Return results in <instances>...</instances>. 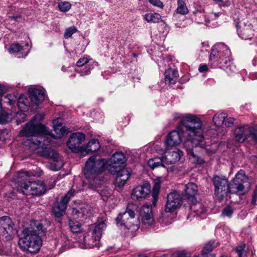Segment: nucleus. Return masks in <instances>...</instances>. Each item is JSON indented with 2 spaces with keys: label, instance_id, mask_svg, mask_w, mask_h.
Here are the masks:
<instances>
[{
  "label": "nucleus",
  "instance_id": "nucleus-1",
  "mask_svg": "<svg viewBox=\"0 0 257 257\" xmlns=\"http://www.w3.org/2000/svg\"><path fill=\"white\" fill-rule=\"evenodd\" d=\"M182 137L187 140L184 144L186 149L190 145L201 148L206 146L201 121L196 115L184 117L182 123L177 127V130L171 132L167 136L166 146L168 147L178 145L182 141Z\"/></svg>",
  "mask_w": 257,
  "mask_h": 257
},
{
  "label": "nucleus",
  "instance_id": "nucleus-2",
  "mask_svg": "<svg viewBox=\"0 0 257 257\" xmlns=\"http://www.w3.org/2000/svg\"><path fill=\"white\" fill-rule=\"evenodd\" d=\"M212 181L214 188V195L220 201L224 199L229 193L240 195L244 194L246 192L245 188L249 186L248 178L243 170L237 172L230 184L223 176L215 175Z\"/></svg>",
  "mask_w": 257,
  "mask_h": 257
},
{
  "label": "nucleus",
  "instance_id": "nucleus-3",
  "mask_svg": "<svg viewBox=\"0 0 257 257\" xmlns=\"http://www.w3.org/2000/svg\"><path fill=\"white\" fill-rule=\"evenodd\" d=\"M48 133L47 128L37 122L34 118L26 124L20 132V135L22 137H26L23 141L24 145L34 151L40 146L42 140L44 142L46 141L45 139Z\"/></svg>",
  "mask_w": 257,
  "mask_h": 257
},
{
  "label": "nucleus",
  "instance_id": "nucleus-4",
  "mask_svg": "<svg viewBox=\"0 0 257 257\" xmlns=\"http://www.w3.org/2000/svg\"><path fill=\"white\" fill-rule=\"evenodd\" d=\"M106 168V160L97 158L96 156L89 157L85 163L84 175L89 182L90 188H97L103 183L100 176Z\"/></svg>",
  "mask_w": 257,
  "mask_h": 257
},
{
  "label": "nucleus",
  "instance_id": "nucleus-5",
  "mask_svg": "<svg viewBox=\"0 0 257 257\" xmlns=\"http://www.w3.org/2000/svg\"><path fill=\"white\" fill-rule=\"evenodd\" d=\"M125 157L121 152L113 154L108 161H106V169L113 175H116V183L119 187L123 186L130 178L131 173L124 169Z\"/></svg>",
  "mask_w": 257,
  "mask_h": 257
},
{
  "label": "nucleus",
  "instance_id": "nucleus-6",
  "mask_svg": "<svg viewBox=\"0 0 257 257\" xmlns=\"http://www.w3.org/2000/svg\"><path fill=\"white\" fill-rule=\"evenodd\" d=\"M24 176L29 177L27 171L21 172L19 174V178L15 184V187L18 192L26 195L38 196L43 195L47 191L44 183L42 181H30L23 179Z\"/></svg>",
  "mask_w": 257,
  "mask_h": 257
},
{
  "label": "nucleus",
  "instance_id": "nucleus-7",
  "mask_svg": "<svg viewBox=\"0 0 257 257\" xmlns=\"http://www.w3.org/2000/svg\"><path fill=\"white\" fill-rule=\"evenodd\" d=\"M18 241L20 248L31 254L39 252L42 245V240L36 230L31 228H24Z\"/></svg>",
  "mask_w": 257,
  "mask_h": 257
},
{
  "label": "nucleus",
  "instance_id": "nucleus-8",
  "mask_svg": "<svg viewBox=\"0 0 257 257\" xmlns=\"http://www.w3.org/2000/svg\"><path fill=\"white\" fill-rule=\"evenodd\" d=\"M231 52L228 47L222 43L214 45L211 50L209 61L212 67L215 68L223 64H226Z\"/></svg>",
  "mask_w": 257,
  "mask_h": 257
},
{
  "label": "nucleus",
  "instance_id": "nucleus-9",
  "mask_svg": "<svg viewBox=\"0 0 257 257\" xmlns=\"http://www.w3.org/2000/svg\"><path fill=\"white\" fill-rule=\"evenodd\" d=\"M106 228L105 221L102 220L91 225L84 236V247L93 248L97 246L101 238L102 231Z\"/></svg>",
  "mask_w": 257,
  "mask_h": 257
},
{
  "label": "nucleus",
  "instance_id": "nucleus-10",
  "mask_svg": "<svg viewBox=\"0 0 257 257\" xmlns=\"http://www.w3.org/2000/svg\"><path fill=\"white\" fill-rule=\"evenodd\" d=\"M134 211L127 206L126 211L120 213L115 218V222L117 226L124 227L132 231L137 230L139 228V221L135 217Z\"/></svg>",
  "mask_w": 257,
  "mask_h": 257
},
{
  "label": "nucleus",
  "instance_id": "nucleus-11",
  "mask_svg": "<svg viewBox=\"0 0 257 257\" xmlns=\"http://www.w3.org/2000/svg\"><path fill=\"white\" fill-rule=\"evenodd\" d=\"M235 141L243 143L245 141L252 142L257 145V127L242 125L236 127L234 131Z\"/></svg>",
  "mask_w": 257,
  "mask_h": 257
},
{
  "label": "nucleus",
  "instance_id": "nucleus-12",
  "mask_svg": "<svg viewBox=\"0 0 257 257\" xmlns=\"http://www.w3.org/2000/svg\"><path fill=\"white\" fill-rule=\"evenodd\" d=\"M74 193L75 191L71 190L63 196L60 202L57 201L55 203L53 208V211L55 217H59L65 214L67 204L70 198L73 196Z\"/></svg>",
  "mask_w": 257,
  "mask_h": 257
},
{
  "label": "nucleus",
  "instance_id": "nucleus-13",
  "mask_svg": "<svg viewBox=\"0 0 257 257\" xmlns=\"http://www.w3.org/2000/svg\"><path fill=\"white\" fill-rule=\"evenodd\" d=\"M0 229L7 240H10L15 233L14 225L10 217L4 216L0 217Z\"/></svg>",
  "mask_w": 257,
  "mask_h": 257
},
{
  "label": "nucleus",
  "instance_id": "nucleus-14",
  "mask_svg": "<svg viewBox=\"0 0 257 257\" xmlns=\"http://www.w3.org/2000/svg\"><path fill=\"white\" fill-rule=\"evenodd\" d=\"M85 135L77 132L73 133L67 143V145L73 152H77L84 150V147L82 148L80 145L85 140Z\"/></svg>",
  "mask_w": 257,
  "mask_h": 257
},
{
  "label": "nucleus",
  "instance_id": "nucleus-15",
  "mask_svg": "<svg viewBox=\"0 0 257 257\" xmlns=\"http://www.w3.org/2000/svg\"><path fill=\"white\" fill-rule=\"evenodd\" d=\"M151 191V186L149 183H145L135 188L132 192L131 198L133 200L141 201L149 196Z\"/></svg>",
  "mask_w": 257,
  "mask_h": 257
},
{
  "label": "nucleus",
  "instance_id": "nucleus-16",
  "mask_svg": "<svg viewBox=\"0 0 257 257\" xmlns=\"http://www.w3.org/2000/svg\"><path fill=\"white\" fill-rule=\"evenodd\" d=\"M181 203V197L179 193L176 191L171 192L167 196L165 211L172 212L178 208Z\"/></svg>",
  "mask_w": 257,
  "mask_h": 257
},
{
  "label": "nucleus",
  "instance_id": "nucleus-17",
  "mask_svg": "<svg viewBox=\"0 0 257 257\" xmlns=\"http://www.w3.org/2000/svg\"><path fill=\"white\" fill-rule=\"evenodd\" d=\"M236 28L239 37L243 39H250L253 36L252 26L248 21L238 23Z\"/></svg>",
  "mask_w": 257,
  "mask_h": 257
},
{
  "label": "nucleus",
  "instance_id": "nucleus-18",
  "mask_svg": "<svg viewBox=\"0 0 257 257\" xmlns=\"http://www.w3.org/2000/svg\"><path fill=\"white\" fill-rule=\"evenodd\" d=\"M46 141L44 142V140H42V143L39 148H37L35 150H38V153L39 155L47 158H52L55 157L56 155L58 154L55 150L51 149L50 147H47L48 144L50 143L51 140L49 136H46L45 139Z\"/></svg>",
  "mask_w": 257,
  "mask_h": 257
},
{
  "label": "nucleus",
  "instance_id": "nucleus-19",
  "mask_svg": "<svg viewBox=\"0 0 257 257\" xmlns=\"http://www.w3.org/2000/svg\"><path fill=\"white\" fill-rule=\"evenodd\" d=\"M143 224L146 227L151 226L154 222L152 207L148 205H144L141 212Z\"/></svg>",
  "mask_w": 257,
  "mask_h": 257
},
{
  "label": "nucleus",
  "instance_id": "nucleus-20",
  "mask_svg": "<svg viewBox=\"0 0 257 257\" xmlns=\"http://www.w3.org/2000/svg\"><path fill=\"white\" fill-rule=\"evenodd\" d=\"M182 155L183 152L178 149L166 151L163 156L164 161L166 164H173L178 162Z\"/></svg>",
  "mask_w": 257,
  "mask_h": 257
},
{
  "label": "nucleus",
  "instance_id": "nucleus-21",
  "mask_svg": "<svg viewBox=\"0 0 257 257\" xmlns=\"http://www.w3.org/2000/svg\"><path fill=\"white\" fill-rule=\"evenodd\" d=\"M61 121L62 120L60 118L56 119L53 121L54 132L56 134V135L54 134L52 135V137L54 139L61 138L63 136L68 134L69 132L67 128L63 126Z\"/></svg>",
  "mask_w": 257,
  "mask_h": 257
},
{
  "label": "nucleus",
  "instance_id": "nucleus-22",
  "mask_svg": "<svg viewBox=\"0 0 257 257\" xmlns=\"http://www.w3.org/2000/svg\"><path fill=\"white\" fill-rule=\"evenodd\" d=\"M7 88L0 85V123L4 124L10 122L12 119V114L2 110V95L6 92Z\"/></svg>",
  "mask_w": 257,
  "mask_h": 257
},
{
  "label": "nucleus",
  "instance_id": "nucleus-23",
  "mask_svg": "<svg viewBox=\"0 0 257 257\" xmlns=\"http://www.w3.org/2000/svg\"><path fill=\"white\" fill-rule=\"evenodd\" d=\"M28 92L32 101L37 105L45 99L44 93L39 89L30 88Z\"/></svg>",
  "mask_w": 257,
  "mask_h": 257
},
{
  "label": "nucleus",
  "instance_id": "nucleus-24",
  "mask_svg": "<svg viewBox=\"0 0 257 257\" xmlns=\"http://www.w3.org/2000/svg\"><path fill=\"white\" fill-rule=\"evenodd\" d=\"M72 212L78 218H87L91 216L92 208L88 204H83L78 209L74 208Z\"/></svg>",
  "mask_w": 257,
  "mask_h": 257
},
{
  "label": "nucleus",
  "instance_id": "nucleus-25",
  "mask_svg": "<svg viewBox=\"0 0 257 257\" xmlns=\"http://www.w3.org/2000/svg\"><path fill=\"white\" fill-rule=\"evenodd\" d=\"M178 77V73L176 69L169 68L165 72V81L167 84H175Z\"/></svg>",
  "mask_w": 257,
  "mask_h": 257
},
{
  "label": "nucleus",
  "instance_id": "nucleus-26",
  "mask_svg": "<svg viewBox=\"0 0 257 257\" xmlns=\"http://www.w3.org/2000/svg\"><path fill=\"white\" fill-rule=\"evenodd\" d=\"M52 161L49 163L47 166L48 168L53 171H57L60 169L64 165L62 158L58 154L55 157L51 158Z\"/></svg>",
  "mask_w": 257,
  "mask_h": 257
},
{
  "label": "nucleus",
  "instance_id": "nucleus-27",
  "mask_svg": "<svg viewBox=\"0 0 257 257\" xmlns=\"http://www.w3.org/2000/svg\"><path fill=\"white\" fill-rule=\"evenodd\" d=\"M198 188L197 185L193 183H188L185 186V194L188 200L193 201L197 194Z\"/></svg>",
  "mask_w": 257,
  "mask_h": 257
},
{
  "label": "nucleus",
  "instance_id": "nucleus-28",
  "mask_svg": "<svg viewBox=\"0 0 257 257\" xmlns=\"http://www.w3.org/2000/svg\"><path fill=\"white\" fill-rule=\"evenodd\" d=\"M154 185L153 187L152 196L153 198V204L154 206L156 205L158 201V195L160 193V187L161 181L159 178H156L153 180Z\"/></svg>",
  "mask_w": 257,
  "mask_h": 257
},
{
  "label": "nucleus",
  "instance_id": "nucleus-29",
  "mask_svg": "<svg viewBox=\"0 0 257 257\" xmlns=\"http://www.w3.org/2000/svg\"><path fill=\"white\" fill-rule=\"evenodd\" d=\"M213 244V242L211 241L206 243L203 248L201 254L196 255L195 257H216L215 254L213 253L209 254L215 247Z\"/></svg>",
  "mask_w": 257,
  "mask_h": 257
},
{
  "label": "nucleus",
  "instance_id": "nucleus-30",
  "mask_svg": "<svg viewBox=\"0 0 257 257\" xmlns=\"http://www.w3.org/2000/svg\"><path fill=\"white\" fill-rule=\"evenodd\" d=\"M164 158H154L150 159L148 162V165L153 169L161 166L165 167Z\"/></svg>",
  "mask_w": 257,
  "mask_h": 257
},
{
  "label": "nucleus",
  "instance_id": "nucleus-31",
  "mask_svg": "<svg viewBox=\"0 0 257 257\" xmlns=\"http://www.w3.org/2000/svg\"><path fill=\"white\" fill-rule=\"evenodd\" d=\"M99 148L100 145L98 140L96 139H92L88 142L87 146L84 147V151L87 153L95 152L98 150Z\"/></svg>",
  "mask_w": 257,
  "mask_h": 257
},
{
  "label": "nucleus",
  "instance_id": "nucleus-32",
  "mask_svg": "<svg viewBox=\"0 0 257 257\" xmlns=\"http://www.w3.org/2000/svg\"><path fill=\"white\" fill-rule=\"evenodd\" d=\"M190 209L197 216L201 215V214L204 213L206 211V209L205 206L200 202L191 206Z\"/></svg>",
  "mask_w": 257,
  "mask_h": 257
},
{
  "label": "nucleus",
  "instance_id": "nucleus-33",
  "mask_svg": "<svg viewBox=\"0 0 257 257\" xmlns=\"http://www.w3.org/2000/svg\"><path fill=\"white\" fill-rule=\"evenodd\" d=\"M186 151L187 154L192 157V159L194 162L198 165H202L204 163L205 161L204 160L195 155L193 151V148L190 147V146L188 147H186Z\"/></svg>",
  "mask_w": 257,
  "mask_h": 257
},
{
  "label": "nucleus",
  "instance_id": "nucleus-34",
  "mask_svg": "<svg viewBox=\"0 0 257 257\" xmlns=\"http://www.w3.org/2000/svg\"><path fill=\"white\" fill-rule=\"evenodd\" d=\"M227 116V115L225 113H216L213 118V121L216 126H220L224 123Z\"/></svg>",
  "mask_w": 257,
  "mask_h": 257
},
{
  "label": "nucleus",
  "instance_id": "nucleus-35",
  "mask_svg": "<svg viewBox=\"0 0 257 257\" xmlns=\"http://www.w3.org/2000/svg\"><path fill=\"white\" fill-rule=\"evenodd\" d=\"M17 101L20 109L25 111L28 108L29 102L28 99L23 95H21Z\"/></svg>",
  "mask_w": 257,
  "mask_h": 257
},
{
  "label": "nucleus",
  "instance_id": "nucleus-36",
  "mask_svg": "<svg viewBox=\"0 0 257 257\" xmlns=\"http://www.w3.org/2000/svg\"><path fill=\"white\" fill-rule=\"evenodd\" d=\"M144 18L146 21L149 23H158L161 18V16L158 13H148L144 16Z\"/></svg>",
  "mask_w": 257,
  "mask_h": 257
},
{
  "label": "nucleus",
  "instance_id": "nucleus-37",
  "mask_svg": "<svg viewBox=\"0 0 257 257\" xmlns=\"http://www.w3.org/2000/svg\"><path fill=\"white\" fill-rule=\"evenodd\" d=\"M178 7L176 10L177 13L185 15L188 12V9L186 6L185 2L182 0H178L177 1Z\"/></svg>",
  "mask_w": 257,
  "mask_h": 257
},
{
  "label": "nucleus",
  "instance_id": "nucleus-38",
  "mask_svg": "<svg viewBox=\"0 0 257 257\" xmlns=\"http://www.w3.org/2000/svg\"><path fill=\"white\" fill-rule=\"evenodd\" d=\"M69 225L70 230L72 232L77 233L81 231V224L79 222L70 220L69 222Z\"/></svg>",
  "mask_w": 257,
  "mask_h": 257
},
{
  "label": "nucleus",
  "instance_id": "nucleus-39",
  "mask_svg": "<svg viewBox=\"0 0 257 257\" xmlns=\"http://www.w3.org/2000/svg\"><path fill=\"white\" fill-rule=\"evenodd\" d=\"M58 7L62 12H68L71 7V4L68 2H61L58 4Z\"/></svg>",
  "mask_w": 257,
  "mask_h": 257
},
{
  "label": "nucleus",
  "instance_id": "nucleus-40",
  "mask_svg": "<svg viewBox=\"0 0 257 257\" xmlns=\"http://www.w3.org/2000/svg\"><path fill=\"white\" fill-rule=\"evenodd\" d=\"M77 31V28L75 26L70 27L65 30L64 34V37L65 39H68L72 35Z\"/></svg>",
  "mask_w": 257,
  "mask_h": 257
},
{
  "label": "nucleus",
  "instance_id": "nucleus-41",
  "mask_svg": "<svg viewBox=\"0 0 257 257\" xmlns=\"http://www.w3.org/2000/svg\"><path fill=\"white\" fill-rule=\"evenodd\" d=\"M22 50V47L19 44H13L9 48V52L12 53H19Z\"/></svg>",
  "mask_w": 257,
  "mask_h": 257
},
{
  "label": "nucleus",
  "instance_id": "nucleus-42",
  "mask_svg": "<svg viewBox=\"0 0 257 257\" xmlns=\"http://www.w3.org/2000/svg\"><path fill=\"white\" fill-rule=\"evenodd\" d=\"M233 212V209L230 206H227L223 209L221 215L223 216L230 217Z\"/></svg>",
  "mask_w": 257,
  "mask_h": 257
},
{
  "label": "nucleus",
  "instance_id": "nucleus-43",
  "mask_svg": "<svg viewBox=\"0 0 257 257\" xmlns=\"http://www.w3.org/2000/svg\"><path fill=\"white\" fill-rule=\"evenodd\" d=\"M246 246L245 244H243L238 246L236 249V251L237 253L238 257H243L246 255Z\"/></svg>",
  "mask_w": 257,
  "mask_h": 257
},
{
  "label": "nucleus",
  "instance_id": "nucleus-44",
  "mask_svg": "<svg viewBox=\"0 0 257 257\" xmlns=\"http://www.w3.org/2000/svg\"><path fill=\"white\" fill-rule=\"evenodd\" d=\"M5 98L7 100L6 102L10 105L14 104L17 100V97L13 94H8Z\"/></svg>",
  "mask_w": 257,
  "mask_h": 257
},
{
  "label": "nucleus",
  "instance_id": "nucleus-45",
  "mask_svg": "<svg viewBox=\"0 0 257 257\" xmlns=\"http://www.w3.org/2000/svg\"><path fill=\"white\" fill-rule=\"evenodd\" d=\"M92 69V68L90 65H88L84 69L80 70H76V71L80 74V76H83L89 75Z\"/></svg>",
  "mask_w": 257,
  "mask_h": 257
},
{
  "label": "nucleus",
  "instance_id": "nucleus-46",
  "mask_svg": "<svg viewBox=\"0 0 257 257\" xmlns=\"http://www.w3.org/2000/svg\"><path fill=\"white\" fill-rule=\"evenodd\" d=\"M89 59L88 56H84L78 60L76 63V65L79 67H82L84 64L89 62Z\"/></svg>",
  "mask_w": 257,
  "mask_h": 257
},
{
  "label": "nucleus",
  "instance_id": "nucleus-47",
  "mask_svg": "<svg viewBox=\"0 0 257 257\" xmlns=\"http://www.w3.org/2000/svg\"><path fill=\"white\" fill-rule=\"evenodd\" d=\"M153 6L162 9L164 7L163 3L160 0H148Z\"/></svg>",
  "mask_w": 257,
  "mask_h": 257
},
{
  "label": "nucleus",
  "instance_id": "nucleus-48",
  "mask_svg": "<svg viewBox=\"0 0 257 257\" xmlns=\"http://www.w3.org/2000/svg\"><path fill=\"white\" fill-rule=\"evenodd\" d=\"M213 1L219 4L220 7H228L230 4L228 0H213Z\"/></svg>",
  "mask_w": 257,
  "mask_h": 257
},
{
  "label": "nucleus",
  "instance_id": "nucleus-49",
  "mask_svg": "<svg viewBox=\"0 0 257 257\" xmlns=\"http://www.w3.org/2000/svg\"><path fill=\"white\" fill-rule=\"evenodd\" d=\"M174 257H191L184 251H177L174 252Z\"/></svg>",
  "mask_w": 257,
  "mask_h": 257
},
{
  "label": "nucleus",
  "instance_id": "nucleus-50",
  "mask_svg": "<svg viewBox=\"0 0 257 257\" xmlns=\"http://www.w3.org/2000/svg\"><path fill=\"white\" fill-rule=\"evenodd\" d=\"M234 119L233 117H228L225 119L224 123L226 127H231L233 125Z\"/></svg>",
  "mask_w": 257,
  "mask_h": 257
},
{
  "label": "nucleus",
  "instance_id": "nucleus-51",
  "mask_svg": "<svg viewBox=\"0 0 257 257\" xmlns=\"http://www.w3.org/2000/svg\"><path fill=\"white\" fill-rule=\"evenodd\" d=\"M187 115H194V114H185V115H182V114H180V113H175V115H174V119H178L181 118V121L180 122V123H179V124H181L182 123V121L183 120V118L184 117L187 116Z\"/></svg>",
  "mask_w": 257,
  "mask_h": 257
},
{
  "label": "nucleus",
  "instance_id": "nucleus-52",
  "mask_svg": "<svg viewBox=\"0 0 257 257\" xmlns=\"http://www.w3.org/2000/svg\"><path fill=\"white\" fill-rule=\"evenodd\" d=\"M30 228H31L32 229H34V230H36V232L38 233V235H39V231L42 229L43 225L40 223H38L36 226V229L34 228H32V227H31Z\"/></svg>",
  "mask_w": 257,
  "mask_h": 257
},
{
  "label": "nucleus",
  "instance_id": "nucleus-53",
  "mask_svg": "<svg viewBox=\"0 0 257 257\" xmlns=\"http://www.w3.org/2000/svg\"><path fill=\"white\" fill-rule=\"evenodd\" d=\"M198 70L200 72H204L207 71L208 70L207 66L206 65H203L200 66L199 67Z\"/></svg>",
  "mask_w": 257,
  "mask_h": 257
},
{
  "label": "nucleus",
  "instance_id": "nucleus-54",
  "mask_svg": "<svg viewBox=\"0 0 257 257\" xmlns=\"http://www.w3.org/2000/svg\"><path fill=\"white\" fill-rule=\"evenodd\" d=\"M160 257H174V252L172 253H166L161 255Z\"/></svg>",
  "mask_w": 257,
  "mask_h": 257
},
{
  "label": "nucleus",
  "instance_id": "nucleus-55",
  "mask_svg": "<svg viewBox=\"0 0 257 257\" xmlns=\"http://www.w3.org/2000/svg\"><path fill=\"white\" fill-rule=\"evenodd\" d=\"M256 194L254 193L253 197H252L251 203L252 204H254L255 202L256 201Z\"/></svg>",
  "mask_w": 257,
  "mask_h": 257
},
{
  "label": "nucleus",
  "instance_id": "nucleus-56",
  "mask_svg": "<svg viewBox=\"0 0 257 257\" xmlns=\"http://www.w3.org/2000/svg\"><path fill=\"white\" fill-rule=\"evenodd\" d=\"M134 257H148V256L145 254H139L134 255Z\"/></svg>",
  "mask_w": 257,
  "mask_h": 257
},
{
  "label": "nucleus",
  "instance_id": "nucleus-57",
  "mask_svg": "<svg viewBox=\"0 0 257 257\" xmlns=\"http://www.w3.org/2000/svg\"><path fill=\"white\" fill-rule=\"evenodd\" d=\"M254 194H257V185L256 186V187H255V189L254 191Z\"/></svg>",
  "mask_w": 257,
  "mask_h": 257
},
{
  "label": "nucleus",
  "instance_id": "nucleus-58",
  "mask_svg": "<svg viewBox=\"0 0 257 257\" xmlns=\"http://www.w3.org/2000/svg\"><path fill=\"white\" fill-rule=\"evenodd\" d=\"M110 194H111V192H109V193H108V195H106V197H108V196H109Z\"/></svg>",
  "mask_w": 257,
  "mask_h": 257
},
{
  "label": "nucleus",
  "instance_id": "nucleus-59",
  "mask_svg": "<svg viewBox=\"0 0 257 257\" xmlns=\"http://www.w3.org/2000/svg\"><path fill=\"white\" fill-rule=\"evenodd\" d=\"M221 257H227V256H225V255H222V256H221Z\"/></svg>",
  "mask_w": 257,
  "mask_h": 257
},
{
  "label": "nucleus",
  "instance_id": "nucleus-60",
  "mask_svg": "<svg viewBox=\"0 0 257 257\" xmlns=\"http://www.w3.org/2000/svg\"><path fill=\"white\" fill-rule=\"evenodd\" d=\"M251 257H255L253 254H252Z\"/></svg>",
  "mask_w": 257,
  "mask_h": 257
}]
</instances>
